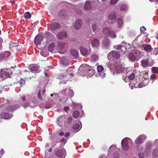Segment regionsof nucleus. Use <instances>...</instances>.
I'll use <instances>...</instances> for the list:
<instances>
[{"label": "nucleus", "instance_id": "obj_56", "mask_svg": "<svg viewBox=\"0 0 158 158\" xmlns=\"http://www.w3.org/2000/svg\"><path fill=\"white\" fill-rule=\"evenodd\" d=\"M41 91V90L40 89L39 92V93L38 94V98L39 99H42V97L41 95L40 94V93Z\"/></svg>", "mask_w": 158, "mask_h": 158}, {"label": "nucleus", "instance_id": "obj_25", "mask_svg": "<svg viewBox=\"0 0 158 158\" xmlns=\"http://www.w3.org/2000/svg\"><path fill=\"white\" fill-rule=\"evenodd\" d=\"M66 44L61 43L59 44L58 48L60 50H64L65 51L66 49Z\"/></svg>", "mask_w": 158, "mask_h": 158}, {"label": "nucleus", "instance_id": "obj_18", "mask_svg": "<svg viewBox=\"0 0 158 158\" xmlns=\"http://www.w3.org/2000/svg\"><path fill=\"white\" fill-rule=\"evenodd\" d=\"M80 50L81 54L83 56H85L89 54L87 49L81 46L80 47Z\"/></svg>", "mask_w": 158, "mask_h": 158}, {"label": "nucleus", "instance_id": "obj_42", "mask_svg": "<svg viewBox=\"0 0 158 158\" xmlns=\"http://www.w3.org/2000/svg\"><path fill=\"white\" fill-rule=\"evenodd\" d=\"M92 29L94 31H97L98 29V27L96 24H94L92 26Z\"/></svg>", "mask_w": 158, "mask_h": 158}, {"label": "nucleus", "instance_id": "obj_59", "mask_svg": "<svg viewBox=\"0 0 158 158\" xmlns=\"http://www.w3.org/2000/svg\"><path fill=\"white\" fill-rule=\"evenodd\" d=\"M4 150L3 149H2V151L0 152V158L2 156V154L4 153Z\"/></svg>", "mask_w": 158, "mask_h": 158}, {"label": "nucleus", "instance_id": "obj_55", "mask_svg": "<svg viewBox=\"0 0 158 158\" xmlns=\"http://www.w3.org/2000/svg\"><path fill=\"white\" fill-rule=\"evenodd\" d=\"M141 31L142 32H144L146 30V28L144 27H142L140 28Z\"/></svg>", "mask_w": 158, "mask_h": 158}, {"label": "nucleus", "instance_id": "obj_23", "mask_svg": "<svg viewBox=\"0 0 158 158\" xmlns=\"http://www.w3.org/2000/svg\"><path fill=\"white\" fill-rule=\"evenodd\" d=\"M70 53L73 56L75 57H77L78 56V52L74 49H71L70 51Z\"/></svg>", "mask_w": 158, "mask_h": 158}, {"label": "nucleus", "instance_id": "obj_30", "mask_svg": "<svg viewBox=\"0 0 158 158\" xmlns=\"http://www.w3.org/2000/svg\"><path fill=\"white\" fill-rule=\"evenodd\" d=\"M128 56L129 59L132 61H134L135 59V56L132 53H129Z\"/></svg>", "mask_w": 158, "mask_h": 158}, {"label": "nucleus", "instance_id": "obj_13", "mask_svg": "<svg viewBox=\"0 0 158 158\" xmlns=\"http://www.w3.org/2000/svg\"><path fill=\"white\" fill-rule=\"evenodd\" d=\"M152 74L151 75L150 79L152 81H154L156 80V76L155 74H158V70H151Z\"/></svg>", "mask_w": 158, "mask_h": 158}, {"label": "nucleus", "instance_id": "obj_41", "mask_svg": "<svg viewBox=\"0 0 158 158\" xmlns=\"http://www.w3.org/2000/svg\"><path fill=\"white\" fill-rule=\"evenodd\" d=\"M117 22L118 25L119 27H120L123 24V21L122 20L120 19H117Z\"/></svg>", "mask_w": 158, "mask_h": 158}, {"label": "nucleus", "instance_id": "obj_10", "mask_svg": "<svg viewBox=\"0 0 158 158\" xmlns=\"http://www.w3.org/2000/svg\"><path fill=\"white\" fill-rule=\"evenodd\" d=\"M141 48L144 49L147 52H150L151 51L152 48L150 45L147 44H144L142 45Z\"/></svg>", "mask_w": 158, "mask_h": 158}, {"label": "nucleus", "instance_id": "obj_47", "mask_svg": "<svg viewBox=\"0 0 158 158\" xmlns=\"http://www.w3.org/2000/svg\"><path fill=\"white\" fill-rule=\"evenodd\" d=\"M118 0H111L110 4L111 5H114L116 4L118 2Z\"/></svg>", "mask_w": 158, "mask_h": 158}, {"label": "nucleus", "instance_id": "obj_39", "mask_svg": "<svg viewBox=\"0 0 158 158\" xmlns=\"http://www.w3.org/2000/svg\"><path fill=\"white\" fill-rule=\"evenodd\" d=\"M79 115V111L78 110H76L73 113V116L74 118H77Z\"/></svg>", "mask_w": 158, "mask_h": 158}, {"label": "nucleus", "instance_id": "obj_28", "mask_svg": "<svg viewBox=\"0 0 158 158\" xmlns=\"http://www.w3.org/2000/svg\"><path fill=\"white\" fill-rule=\"evenodd\" d=\"M152 154L153 157L158 156V148H156V149L153 150Z\"/></svg>", "mask_w": 158, "mask_h": 158}, {"label": "nucleus", "instance_id": "obj_40", "mask_svg": "<svg viewBox=\"0 0 158 158\" xmlns=\"http://www.w3.org/2000/svg\"><path fill=\"white\" fill-rule=\"evenodd\" d=\"M152 146V143L149 142L147 143L146 146V149L148 150L150 149Z\"/></svg>", "mask_w": 158, "mask_h": 158}, {"label": "nucleus", "instance_id": "obj_20", "mask_svg": "<svg viewBox=\"0 0 158 158\" xmlns=\"http://www.w3.org/2000/svg\"><path fill=\"white\" fill-rule=\"evenodd\" d=\"M12 116V114L10 115L8 113H3L1 115L2 117L5 119H10Z\"/></svg>", "mask_w": 158, "mask_h": 158}, {"label": "nucleus", "instance_id": "obj_34", "mask_svg": "<svg viewBox=\"0 0 158 158\" xmlns=\"http://www.w3.org/2000/svg\"><path fill=\"white\" fill-rule=\"evenodd\" d=\"M86 70H78V73L82 76L86 75L85 71Z\"/></svg>", "mask_w": 158, "mask_h": 158}, {"label": "nucleus", "instance_id": "obj_33", "mask_svg": "<svg viewBox=\"0 0 158 158\" xmlns=\"http://www.w3.org/2000/svg\"><path fill=\"white\" fill-rule=\"evenodd\" d=\"M54 43L50 44L48 47V49L50 52H52L53 51L54 47Z\"/></svg>", "mask_w": 158, "mask_h": 158}, {"label": "nucleus", "instance_id": "obj_50", "mask_svg": "<svg viewBox=\"0 0 158 158\" xmlns=\"http://www.w3.org/2000/svg\"><path fill=\"white\" fill-rule=\"evenodd\" d=\"M19 83L21 84V87H22V86L21 85H24L25 84V82L24 80L23 79H21L20 80Z\"/></svg>", "mask_w": 158, "mask_h": 158}, {"label": "nucleus", "instance_id": "obj_62", "mask_svg": "<svg viewBox=\"0 0 158 158\" xmlns=\"http://www.w3.org/2000/svg\"><path fill=\"white\" fill-rule=\"evenodd\" d=\"M69 132H67V133H66L65 134V135H64L65 137H66V138H67V137H68L69 136Z\"/></svg>", "mask_w": 158, "mask_h": 158}, {"label": "nucleus", "instance_id": "obj_36", "mask_svg": "<svg viewBox=\"0 0 158 158\" xmlns=\"http://www.w3.org/2000/svg\"><path fill=\"white\" fill-rule=\"evenodd\" d=\"M109 35L111 38H115L116 37V35L115 32L112 31H110Z\"/></svg>", "mask_w": 158, "mask_h": 158}, {"label": "nucleus", "instance_id": "obj_58", "mask_svg": "<svg viewBox=\"0 0 158 158\" xmlns=\"http://www.w3.org/2000/svg\"><path fill=\"white\" fill-rule=\"evenodd\" d=\"M60 141L61 142H64V143L65 144L66 143L67 141L64 138H63L60 140Z\"/></svg>", "mask_w": 158, "mask_h": 158}, {"label": "nucleus", "instance_id": "obj_44", "mask_svg": "<svg viewBox=\"0 0 158 158\" xmlns=\"http://www.w3.org/2000/svg\"><path fill=\"white\" fill-rule=\"evenodd\" d=\"M127 6L126 5H123L121 6L120 7V10H121L124 11L127 9Z\"/></svg>", "mask_w": 158, "mask_h": 158}, {"label": "nucleus", "instance_id": "obj_22", "mask_svg": "<svg viewBox=\"0 0 158 158\" xmlns=\"http://www.w3.org/2000/svg\"><path fill=\"white\" fill-rule=\"evenodd\" d=\"M97 71L99 76L101 78H103L105 77L106 73H105L104 70H97Z\"/></svg>", "mask_w": 158, "mask_h": 158}, {"label": "nucleus", "instance_id": "obj_43", "mask_svg": "<svg viewBox=\"0 0 158 158\" xmlns=\"http://www.w3.org/2000/svg\"><path fill=\"white\" fill-rule=\"evenodd\" d=\"M126 50L127 48H126L125 46L122 45V47H121V50L119 51V52L123 53V52H125L126 51Z\"/></svg>", "mask_w": 158, "mask_h": 158}, {"label": "nucleus", "instance_id": "obj_1", "mask_svg": "<svg viewBox=\"0 0 158 158\" xmlns=\"http://www.w3.org/2000/svg\"><path fill=\"white\" fill-rule=\"evenodd\" d=\"M110 70V73L113 75L122 73L123 76L127 77L129 79L132 80L135 76H137L139 73H137L135 70Z\"/></svg>", "mask_w": 158, "mask_h": 158}, {"label": "nucleus", "instance_id": "obj_27", "mask_svg": "<svg viewBox=\"0 0 158 158\" xmlns=\"http://www.w3.org/2000/svg\"><path fill=\"white\" fill-rule=\"evenodd\" d=\"M39 66L36 64H31L29 67V69H38Z\"/></svg>", "mask_w": 158, "mask_h": 158}, {"label": "nucleus", "instance_id": "obj_54", "mask_svg": "<svg viewBox=\"0 0 158 158\" xmlns=\"http://www.w3.org/2000/svg\"><path fill=\"white\" fill-rule=\"evenodd\" d=\"M116 148V147L115 146H114V145H112L109 148V151L110 152L112 150Z\"/></svg>", "mask_w": 158, "mask_h": 158}, {"label": "nucleus", "instance_id": "obj_60", "mask_svg": "<svg viewBox=\"0 0 158 158\" xmlns=\"http://www.w3.org/2000/svg\"><path fill=\"white\" fill-rule=\"evenodd\" d=\"M126 46L128 49H130L131 48V45L129 44H126Z\"/></svg>", "mask_w": 158, "mask_h": 158}, {"label": "nucleus", "instance_id": "obj_12", "mask_svg": "<svg viewBox=\"0 0 158 158\" xmlns=\"http://www.w3.org/2000/svg\"><path fill=\"white\" fill-rule=\"evenodd\" d=\"M65 120V117L64 116L60 117L57 120V123L58 125L61 127L64 123Z\"/></svg>", "mask_w": 158, "mask_h": 158}, {"label": "nucleus", "instance_id": "obj_2", "mask_svg": "<svg viewBox=\"0 0 158 158\" xmlns=\"http://www.w3.org/2000/svg\"><path fill=\"white\" fill-rule=\"evenodd\" d=\"M75 74L73 70H64V71L61 73L60 75V78L62 79V78L66 79L64 80H61L60 82L65 84L66 83V81L67 80H69L71 78V77L74 76Z\"/></svg>", "mask_w": 158, "mask_h": 158}, {"label": "nucleus", "instance_id": "obj_31", "mask_svg": "<svg viewBox=\"0 0 158 158\" xmlns=\"http://www.w3.org/2000/svg\"><path fill=\"white\" fill-rule=\"evenodd\" d=\"M117 17L115 13H113L110 14L109 16V18L111 21L115 19Z\"/></svg>", "mask_w": 158, "mask_h": 158}, {"label": "nucleus", "instance_id": "obj_16", "mask_svg": "<svg viewBox=\"0 0 158 158\" xmlns=\"http://www.w3.org/2000/svg\"><path fill=\"white\" fill-rule=\"evenodd\" d=\"M99 41L96 39L92 40L91 43V45L94 47H97L99 46Z\"/></svg>", "mask_w": 158, "mask_h": 158}, {"label": "nucleus", "instance_id": "obj_38", "mask_svg": "<svg viewBox=\"0 0 158 158\" xmlns=\"http://www.w3.org/2000/svg\"><path fill=\"white\" fill-rule=\"evenodd\" d=\"M74 93L73 90L69 89V91L68 94V95L70 98H72L74 96Z\"/></svg>", "mask_w": 158, "mask_h": 158}, {"label": "nucleus", "instance_id": "obj_11", "mask_svg": "<svg viewBox=\"0 0 158 158\" xmlns=\"http://www.w3.org/2000/svg\"><path fill=\"white\" fill-rule=\"evenodd\" d=\"M141 66L145 68H146V67L150 65L148 59H145L142 60H141Z\"/></svg>", "mask_w": 158, "mask_h": 158}, {"label": "nucleus", "instance_id": "obj_17", "mask_svg": "<svg viewBox=\"0 0 158 158\" xmlns=\"http://www.w3.org/2000/svg\"><path fill=\"white\" fill-rule=\"evenodd\" d=\"M110 31L109 28L107 27H104L102 30L103 34L106 37H108L109 35Z\"/></svg>", "mask_w": 158, "mask_h": 158}, {"label": "nucleus", "instance_id": "obj_49", "mask_svg": "<svg viewBox=\"0 0 158 158\" xmlns=\"http://www.w3.org/2000/svg\"><path fill=\"white\" fill-rule=\"evenodd\" d=\"M138 156L139 158H144V154L142 153H139Z\"/></svg>", "mask_w": 158, "mask_h": 158}, {"label": "nucleus", "instance_id": "obj_61", "mask_svg": "<svg viewBox=\"0 0 158 158\" xmlns=\"http://www.w3.org/2000/svg\"><path fill=\"white\" fill-rule=\"evenodd\" d=\"M29 105V103L28 102H26L24 104L23 106L24 107H27Z\"/></svg>", "mask_w": 158, "mask_h": 158}, {"label": "nucleus", "instance_id": "obj_19", "mask_svg": "<svg viewBox=\"0 0 158 158\" xmlns=\"http://www.w3.org/2000/svg\"><path fill=\"white\" fill-rule=\"evenodd\" d=\"M85 72L86 75L90 77L93 76L95 73L94 70H86Z\"/></svg>", "mask_w": 158, "mask_h": 158}, {"label": "nucleus", "instance_id": "obj_64", "mask_svg": "<svg viewBox=\"0 0 158 158\" xmlns=\"http://www.w3.org/2000/svg\"><path fill=\"white\" fill-rule=\"evenodd\" d=\"M99 158H106V156L104 155H102L99 156Z\"/></svg>", "mask_w": 158, "mask_h": 158}, {"label": "nucleus", "instance_id": "obj_46", "mask_svg": "<svg viewBox=\"0 0 158 158\" xmlns=\"http://www.w3.org/2000/svg\"><path fill=\"white\" fill-rule=\"evenodd\" d=\"M16 48V50L18 51H20L22 48V47L21 45L18 44H17V46H15Z\"/></svg>", "mask_w": 158, "mask_h": 158}, {"label": "nucleus", "instance_id": "obj_32", "mask_svg": "<svg viewBox=\"0 0 158 158\" xmlns=\"http://www.w3.org/2000/svg\"><path fill=\"white\" fill-rule=\"evenodd\" d=\"M31 15L29 12H26L24 14V17L27 19H30L31 17Z\"/></svg>", "mask_w": 158, "mask_h": 158}, {"label": "nucleus", "instance_id": "obj_15", "mask_svg": "<svg viewBox=\"0 0 158 158\" xmlns=\"http://www.w3.org/2000/svg\"><path fill=\"white\" fill-rule=\"evenodd\" d=\"M82 25V21L81 19H78L76 22L74 27L76 29L80 28Z\"/></svg>", "mask_w": 158, "mask_h": 158}, {"label": "nucleus", "instance_id": "obj_57", "mask_svg": "<svg viewBox=\"0 0 158 158\" xmlns=\"http://www.w3.org/2000/svg\"><path fill=\"white\" fill-rule=\"evenodd\" d=\"M122 45H121V44L120 45L117 46V47L116 48V49L118 50H120L121 48V47H122Z\"/></svg>", "mask_w": 158, "mask_h": 158}, {"label": "nucleus", "instance_id": "obj_24", "mask_svg": "<svg viewBox=\"0 0 158 158\" xmlns=\"http://www.w3.org/2000/svg\"><path fill=\"white\" fill-rule=\"evenodd\" d=\"M140 75L139 76H142L144 79H147L148 78V73L147 72H144L143 73L140 72Z\"/></svg>", "mask_w": 158, "mask_h": 158}, {"label": "nucleus", "instance_id": "obj_37", "mask_svg": "<svg viewBox=\"0 0 158 158\" xmlns=\"http://www.w3.org/2000/svg\"><path fill=\"white\" fill-rule=\"evenodd\" d=\"M18 107H16L15 106H9L7 107V109L9 111H12L18 108Z\"/></svg>", "mask_w": 158, "mask_h": 158}, {"label": "nucleus", "instance_id": "obj_48", "mask_svg": "<svg viewBox=\"0 0 158 158\" xmlns=\"http://www.w3.org/2000/svg\"><path fill=\"white\" fill-rule=\"evenodd\" d=\"M158 47L155 48L154 51L153 52L154 55H156L158 54Z\"/></svg>", "mask_w": 158, "mask_h": 158}, {"label": "nucleus", "instance_id": "obj_29", "mask_svg": "<svg viewBox=\"0 0 158 158\" xmlns=\"http://www.w3.org/2000/svg\"><path fill=\"white\" fill-rule=\"evenodd\" d=\"M81 126H80L78 124H76L73 127V128L74 130H77V131H79L81 129Z\"/></svg>", "mask_w": 158, "mask_h": 158}, {"label": "nucleus", "instance_id": "obj_45", "mask_svg": "<svg viewBox=\"0 0 158 158\" xmlns=\"http://www.w3.org/2000/svg\"><path fill=\"white\" fill-rule=\"evenodd\" d=\"M72 120V118L71 117H69L67 118L66 123L68 124H69L71 123Z\"/></svg>", "mask_w": 158, "mask_h": 158}, {"label": "nucleus", "instance_id": "obj_6", "mask_svg": "<svg viewBox=\"0 0 158 158\" xmlns=\"http://www.w3.org/2000/svg\"><path fill=\"white\" fill-rule=\"evenodd\" d=\"M12 74L10 71H6L5 70H0V77L2 80L5 79L7 77H9Z\"/></svg>", "mask_w": 158, "mask_h": 158}, {"label": "nucleus", "instance_id": "obj_5", "mask_svg": "<svg viewBox=\"0 0 158 158\" xmlns=\"http://www.w3.org/2000/svg\"><path fill=\"white\" fill-rule=\"evenodd\" d=\"M55 155L57 157L61 158H64L66 154L64 149L56 150L55 151Z\"/></svg>", "mask_w": 158, "mask_h": 158}, {"label": "nucleus", "instance_id": "obj_9", "mask_svg": "<svg viewBox=\"0 0 158 158\" xmlns=\"http://www.w3.org/2000/svg\"><path fill=\"white\" fill-rule=\"evenodd\" d=\"M120 55L119 53L114 51H113L110 52L108 55V58L112 56L115 59L118 58L120 57Z\"/></svg>", "mask_w": 158, "mask_h": 158}, {"label": "nucleus", "instance_id": "obj_35", "mask_svg": "<svg viewBox=\"0 0 158 158\" xmlns=\"http://www.w3.org/2000/svg\"><path fill=\"white\" fill-rule=\"evenodd\" d=\"M17 46V44L16 42H14L12 41H10L9 44V47L13 48Z\"/></svg>", "mask_w": 158, "mask_h": 158}, {"label": "nucleus", "instance_id": "obj_21", "mask_svg": "<svg viewBox=\"0 0 158 158\" xmlns=\"http://www.w3.org/2000/svg\"><path fill=\"white\" fill-rule=\"evenodd\" d=\"M91 68H94L92 67L87 64H81L80 65L78 69H91Z\"/></svg>", "mask_w": 158, "mask_h": 158}, {"label": "nucleus", "instance_id": "obj_3", "mask_svg": "<svg viewBox=\"0 0 158 158\" xmlns=\"http://www.w3.org/2000/svg\"><path fill=\"white\" fill-rule=\"evenodd\" d=\"M132 142V140L128 137H126L122 140L121 143V145L124 151H127L128 150L129 146L128 145V143Z\"/></svg>", "mask_w": 158, "mask_h": 158}, {"label": "nucleus", "instance_id": "obj_4", "mask_svg": "<svg viewBox=\"0 0 158 158\" xmlns=\"http://www.w3.org/2000/svg\"><path fill=\"white\" fill-rule=\"evenodd\" d=\"M61 25L58 22H55L54 19H53L50 23V28L51 31L53 33L56 30L60 29Z\"/></svg>", "mask_w": 158, "mask_h": 158}, {"label": "nucleus", "instance_id": "obj_8", "mask_svg": "<svg viewBox=\"0 0 158 158\" xmlns=\"http://www.w3.org/2000/svg\"><path fill=\"white\" fill-rule=\"evenodd\" d=\"M44 38V35L41 34H38L34 39V43L35 44L39 45Z\"/></svg>", "mask_w": 158, "mask_h": 158}, {"label": "nucleus", "instance_id": "obj_52", "mask_svg": "<svg viewBox=\"0 0 158 158\" xmlns=\"http://www.w3.org/2000/svg\"><path fill=\"white\" fill-rule=\"evenodd\" d=\"M154 145L158 148V139H156L154 143Z\"/></svg>", "mask_w": 158, "mask_h": 158}, {"label": "nucleus", "instance_id": "obj_63", "mask_svg": "<svg viewBox=\"0 0 158 158\" xmlns=\"http://www.w3.org/2000/svg\"><path fill=\"white\" fill-rule=\"evenodd\" d=\"M59 134L60 135L62 136L64 135V132L62 131H60L59 133Z\"/></svg>", "mask_w": 158, "mask_h": 158}, {"label": "nucleus", "instance_id": "obj_51", "mask_svg": "<svg viewBox=\"0 0 158 158\" xmlns=\"http://www.w3.org/2000/svg\"><path fill=\"white\" fill-rule=\"evenodd\" d=\"M96 66H97V69H104L103 67L101 65H99L97 64H95Z\"/></svg>", "mask_w": 158, "mask_h": 158}, {"label": "nucleus", "instance_id": "obj_14", "mask_svg": "<svg viewBox=\"0 0 158 158\" xmlns=\"http://www.w3.org/2000/svg\"><path fill=\"white\" fill-rule=\"evenodd\" d=\"M66 33L64 31L59 32L57 34V37L60 39H64L66 38Z\"/></svg>", "mask_w": 158, "mask_h": 158}, {"label": "nucleus", "instance_id": "obj_26", "mask_svg": "<svg viewBox=\"0 0 158 158\" xmlns=\"http://www.w3.org/2000/svg\"><path fill=\"white\" fill-rule=\"evenodd\" d=\"M85 8L86 10H89L91 8V5L90 2L89 1H87L86 2Z\"/></svg>", "mask_w": 158, "mask_h": 158}, {"label": "nucleus", "instance_id": "obj_7", "mask_svg": "<svg viewBox=\"0 0 158 158\" xmlns=\"http://www.w3.org/2000/svg\"><path fill=\"white\" fill-rule=\"evenodd\" d=\"M146 139V137L145 135H140L135 139V142L136 144H141L143 143Z\"/></svg>", "mask_w": 158, "mask_h": 158}, {"label": "nucleus", "instance_id": "obj_53", "mask_svg": "<svg viewBox=\"0 0 158 158\" xmlns=\"http://www.w3.org/2000/svg\"><path fill=\"white\" fill-rule=\"evenodd\" d=\"M119 155L117 153H115L113 156V158H119Z\"/></svg>", "mask_w": 158, "mask_h": 158}]
</instances>
